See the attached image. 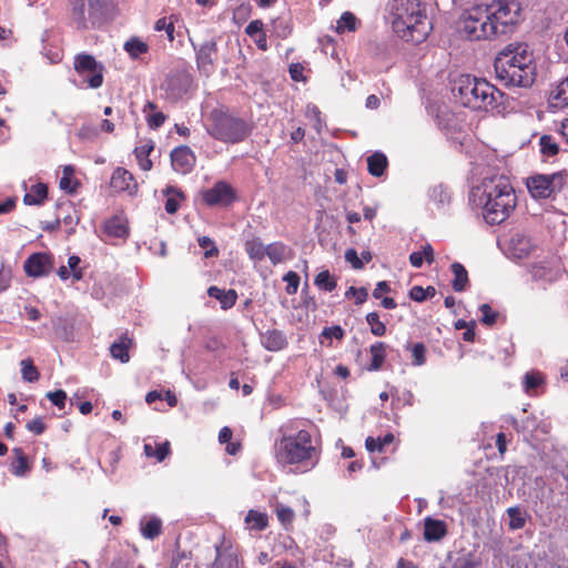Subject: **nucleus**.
<instances>
[{
	"label": "nucleus",
	"instance_id": "obj_17",
	"mask_svg": "<svg viewBox=\"0 0 568 568\" xmlns=\"http://www.w3.org/2000/svg\"><path fill=\"white\" fill-rule=\"evenodd\" d=\"M535 248V244L529 236L523 233H514L508 243V252L513 258H526Z\"/></svg>",
	"mask_w": 568,
	"mask_h": 568
},
{
	"label": "nucleus",
	"instance_id": "obj_12",
	"mask_svg": "<svg viewBox=\"0 0 568 568\" xmlns=\"http://www.w3.org/2000/svg\"><path fill=\"white\" fill-rule=\"evenodd\" d=\"M192 77L186 71H175L168 75L163 84L165 99L170 102L181 100L192 85Z\"/></svg>",
	"mask_w": 568,
	"mask_h": 568
},
{
	"label": "nucleus",
	"instance_id": "obj_63",
	"mask_svg": "<svg viewBox=\"0 0 568 568\" xmlns=\"http://www.w3.org/2000/svg\"><path fill=\"white\" fill-rule=\"evenodd\" d=\"M263 22L258 19L256 20H253L251 21L246 28H245V33L251 37V38H254L256 37L258 33L263 32Z\"/></svg>",
	"mask_w": 568,
	"mask_h": 568
},
{
	"label": "nucleus",
	"instance_id": "obj_46",
	"mask_svg": "<svg viewBox=\"0 0 568 568\" xmlns=\"http://www.w3.org/2000/svg\"><path fill=\"white\" fill-rule=\"evenodd\" d=\"M552 99L557 104L568 105V77L557 85Z\"/></svg>",
	"mask_w": 568,
	"mask_h": 568
},
{
	"label": "nucleus",
	"instance_id": "obj_18",
	"mask_svg": "<svg viewBox=\"0 0 568 568\" xmlns=\"http://www.w3.org/2000/svg\"><path fill=\"white\" fill-rule=\"evenodd\" d=\"M110 185L116 192L126 191L130 194L138 189L133 174L123 168H118L113 171Z\"/></svg>",
	"mask_w": 568,
	"mask_h": 568
},
{
	"label": "nucleus",
	"instance_id": "obj_10",
	"mask_svg": "<svg viewBox=\"0 0 568 568\" xmlns=\"http://www.w3.org/2000/svg\"><path fill=\"white\" fill-rule=\"evenodd\" d=\"M73 67L78 75L82 78L89 88L98 89L103 84L105 68L93 55L89 53L77 54Z\"/></svg>",
	"mask_w": 568,
	"mask_h": 568
},
{
	"label": "nucleus",
	"instance_id": "obj_23",
	"mask_svg": "<svg viewBox=\"0 0 568 568\" xmlns=\"http://www.w3.org/2000/svg\"><path fill=\"white\" fill-rule=\"evenodd\" d=\"M143 113L150 129H159L165 121L166 116L163 112L156 111V105L148 101L143 106Z\"/></svg>",
	"mask_w": 568,
	"mask_h": 568
},
{
	"label": "nucleus",
	"instance_id": "obj_64",
	"mask_svg": "<svg viewBox=\"0 0 568 568\" xmlns=\"http://www.w3.org/2000/svg\"><path fill=\"white\" fill-rule=\"evenodd\" d=\"M98 135L95 128L91 125H82L78 131V136L81 140L91 141Z\"/></svg>",
	"mask_w": 568,
	"mask_h": 568
},
{
	"label": "nucleus",
	"instance_id": "obj_47",
	"mask_svg": "<svg viewBox=\"0 0 568 568\" xmlns=\"http://www.w3.org/2000/svg\"><path fill=\"white\" fill-rule=\"evenodd\" d=\"M507 514L510 518L509 526L511 529H521L525 526L526 519L518 507L508 508Z\"/></svg>",
	"mask_w": 568,
	"mask_h": 568
},
{
	"label": "nucleus",
	"instance_id": "obj_60",
	"mask_svg": "<svg viewBox=\"0 0 568 568\" xmlns=\"http://www.w3.org/2000/svg\"><path fill=\"white\" fill-rule=\"evenodd\" d=\"M345 260L353 266L355 270H361L364 266V262L358 257L356 250L348 248L345 252Z\"/></svg>",
	"mask_w": 568,
	"mask_h": 568
},
{
	"label": "nucleus",
	"instance_id": "obj_55",
	"mask_svg": "<svg viewBox=\"0 0 568 568\" xmlns=\"http://www.w3.org/2000/svg\"><path fill=\"white\" fill-rule=\"evenodd\" d=\"M47 397L50 399V402L57 406L59 409L64 408L65 400H67V394L62 389H58L55 392H49L47 394Z\"/></svg>",
	"mask_w": 568,
	"mask_h": 568
},
{
	"label": "nucleus",
	"instance_id": "obj_38",
	"mask_svg": "<svg viewBox=\"0 0 568 568\" xmlns=\"http://www.w3.org/2000/svg\"><path fill=\"white\" fill-rule=\"evenodd\" d=\"M144 453L148 457H155L158 462H163L170 454V443L159 444L155 449L151 444H144Z\"/></svg>",
	"mask_w": 568,
	"mask_h": 568
},
{
	"label": "nucleus",
	"instance_id": "obj_36",
	"mask_svg": "<svg viewBox=\"0 0 568 568\" xmlns=\"http://www.w3.org/2000/svg\"><path fill=\"white\" fill-rule=\"evenodd\" d=\"M430 201L439 209L450 203V193L444 185H436L429 192Z\"/></svg>",
	"mask_w": 568,
	"mask_h": 568
},
{
	"label": "nucleus",
	"instance_id": "obj_1",
	"mask_svg": "<svg viewBox=\"0 0 568 568\" xmlns=\"http://www.w3.org/2000/svg\"><path fill=\"white\" fill-rule=\"evenodd\" d=\"M521 7L517 0H491L469 8L460 21V32L478 41L507 34L519 22Z\"/></svg>",
	"mask_w": 568,
	"mask_h": 568
},
{
	"label": "nucleus",
	"instance_id": "obj_58",
	"mask_svg": "<svg viewBox=\"0 0 568 568\" xmlns=\"http://www.w3.org/2000/svg\"><path fill=\"white\" fill-rule=\"evenodd\" d=\"M155 30L162 31L164 30L168 34L170 41L174 39V26L172 22H166L165 18H161L155 22Z\"/></svg>",
	"mask_w": 568,
	"mask_h": 568
},
{
	"label": "nucleus",
	"instance_id": "obj_26",
	"mask_svg": "<svg viewBox=\"0 0 568 568\" xmlns=\"http://www.w3.org/2000/svg\"><path fill=\"white\" fill-rule=\"evenodd\" d=\"M450 268L454 274V278L452 281L453 290L455 292L465 291L469 282L466 268L458 262L453 263Z\"/></svg>",
	"mask_w": 568,
	"mask_h": 568
},
{
	"label": "nucleus",
	"instance_id": "obj_21",
	"mask_svg": "<svg viewBox=\"0 0 568 568\" xmlns=\"http://www.w3.org/2000/svg\"><path fill=\"white\" fill-rule=\"evenodd\" d=\"M207 295L217 300L222 310H229L233 307L237 300V293L233 288L225 291L217 286H210L207 288Z\"/></svg>",
	"mask_w": 568,
	"mask_h": 568
},
{
	"label": "nucleus",
	"instance_id": "obj_54",
	"mask_svg": "<svg viewBox=\"0 0 568 568\" xmlns=\"http://www.w3.org/2000/svg\"><path fill=\"white\" fill-rule=\"evenodd\" d=\"M81 263V260L77 255H72L68 258V268L71 272V275L74 281H80L83 277L82 268L79 267V264Z\"/></svg>",
	"mask_w": 568,
	"mask_h": 568
},
{
	"label": "nucleus",
	"instance_id": "obj_53",
	"mask_svg": "<svg viewBox=\"0 0 568 568\" xmlns=\"http://www.w3.org/2000/svg\"><path fill=\"white\" fill-rule=\"evenodd\" d=\"M276 515H277L278 520L284 526L292 524V521L295 517L293 509L287 506H284V505H278L276 507Z\"/></svg>",
	"mask_w": 568,
	"mask_h": 568
},
{
	"label": "nucleus",
	"instance_id": "obj_15",
	"mask_svg": "<svg viewBox=\"0 0 568 568\" xmlns=\"http://www.w3.org/2000/svg\"><path fill=\"white\" fill-rule=\"evenodd\" d=\"M216 557L211 568H239V551L230 541L215 547Z\"/></svg>",
	"mask_w": 568,
	"mask_h": 568
},
{
	"label": "nucleus",
	"instance_id": "obj_4",
	"mask_svg": "<svg viewBox=\"0 0 568 568\" xmlns=\"http://www.w3.org/2000/svg\"><path fill=\"white\" fill-rule=\"evenodd\" d=\"M497 80L508 88H530L537 75L532 51L526 43H510L495 58Z\"/></svg>",
	"mask_w": 568,
	"mask_h": 568
},
{
	"label": "nucleus",
	"instance_id": "obj_28",
	"mask_svg": "<svg viewBox=\"0 0 568 568\" xmlns=\"http://www.w3.org/2000/svg\"><path fill=\"white\" fill-rule=\"evenodd\" d=\"M369 352L372 355V362L368 367L369 371H378L386 357V344L384 342H376L371 345Z\"/></svg>",
	"mask_w": 568,
	"mask_h": 568
},
{
	"label": "nucleus",
	"instance_id": "obj_35",
	"mask_svg": "<svg viewBox=\"0 0 568 568\" xmlns=\"http://www.w3.org/2000/svg\"><path fill=\"white\" fill-rule=\"evenodd\" d=\"M16 455V460L11 464V473L16 476H23L29 471L30 467L22 448L16 447L12 449Z\"/></svg>",
	"mask_w": 568,
	"mask_h": 568
},
{
	"label": "nucleus",
	"instance_id": "obj_9",
	"mask_svg": "<svg viewBox=\"0 0 568 568\" xmlns=\"http://www.w3.org/2000/svg\"><path fill=\"white\" fill-rule=\"evenodd\" d=\"M568 182L566 172L536 174L527 179L526 185L534 199H549L560 192Z\"/></svg>",
	"mask_w": 568,
	"mask_h": 568
},
{
	"label": "nucleus",
	"instance_id": "obj_30",
	"mask_svg": "<svg viewBox=\"0 0 568 568\" xmlns=\"http://www.w3.org/2000/svg\"><path fill=\"white\" fill-rule=\"evenodd\" d=\"M288 252V247L281 242H274L266 246V256L274 265L283 262Z\"/></svg>",
	"mask_w": 568,
	"mask_h": 568
},
{
	"label": "nucleus",
	"instance_id": "obj_2",
	"mask_svg": "<svg viewBox=\"0 0 568 568\" xmlns=\"http://www.w3.org/2000/svg\"><path fill=\"white\" fill-rule=\"evenodd\" d=\"M384 17L394 33L406 42L418 44L433 30L427 4L422 0H388Z\"/></svg>",
	"mask_w": 568,
	"mask_h": 568
},
{
	"label": "nucleus",
	"instance_id": "obj_11",
	"mask_svg": "<svg viewBox=\"0 0 568 568\" xmlns=\"http://www.w3.org/2000/svg\"><path fill=\"white\" fill-rule=\"evenodd\" d=\"M202 201L210 207L221 206L225 207L231 205L236 194L234 189L225 181L216 182L212 187L201 192Z\"/></svg>",
	"mask_w": 568,
	"mask_h": 568
},
{
	"label": "nucleus",
	"instance_id": "obj_5",
	"mask_svg": "<svg viewBox=\"0 0 568 568\" xmlns=\"http://www.w3.org/2000/svg\"><path fill=\"white\" fill-rule=\"evenodd\" d=\"M300 425L297 420H288L280 427L281 438L275 445L276 459L283 465H302L311 469L320 460V449L311 433Z\"/></svg>",
	"mask_w": 568,
	"mask_h": 568
},
{
	"label": "nucleus",
	"instance_id": "obj_62",
	"mask_svg": "<svg viewBox=\"0 0 568 568\" xmlns=\"http://www.w3.org/2000/svg\"><path fill=\"white\" fill-rule=\"evenodd\" d=\"M477 562L471 558L470 555L457 558L452 568H475Z\"/></svg>",
	"mask_w": 568,
	"mask_h": 568
},
{
	"label": "nucleus",
	"instance_id": "obj_33",
	"mask_svg": "<svg viewBox=\"0 0 568 568\" xmlns=\"http://www.w3.org/2000/svg\"><path fill=\"white\" fill-rule=\"evenodd\" d=\"M540 153L544 158H554L559 153V144L552 135L544 134L539 139Z\"/></svg>",
	"mask_w": 568,
	"mask_h": 568
},
{
	"label": "nucleus",
	"instance_id": "obj_43",
	"mask_svg": "<svg viewBox=\"0 0 568 568\" xmlns=\"http://www.w3.org/2000/svg\"><path fill=\"white\" fill-rule=\"evenodd\" d=\"M21 374L26 382L33 383L40 377L38 368L30 358L21 361Z\"/></svg>",
	"mask_w": 568,
	"mask_h": 568
},
{
	"label": "nucleus",
	"instance_id": "obj_34",
	"mask_svg": "<svg viewBox=\"0 0 568 568\" xmlns=\"http://www.w3.org/2000/svg\"><path fill=\"white\" fill-rule=\"evenodd\" d=\"M164 193L168 196V199L165 201V205H164L166 213H169V214L176 213L180 207L179 200L184 197L183 193L174 186H168L165 189Z\"/></svg>",
	"mask_w": 568,
	"mask_h": 568
},
{
	"label": "nucleus",
	"instance_id": "obj_22",
	"mask_svg": "<svg viewBox=\"0 0 568 568\" xmlns=\"http://www.w3.org/2000/svg\"><path fill=\"white\" fill-rule=\"evenodd\" d=\"M131 345L132 339L126 334H122L118 341L111 344V356L114 359H119L121 363H128L130 361L129 348Z\"/></svg>",
	"mask_w": 568,
	"mask_h": 568
},
{
	"label": "nucleus",
	"instance_id": "obj_52",
	"mask_svg": "<svg viewBox=\"0 0 568 568\" xmlns=\"http://www.w3.org/2000/svg\"><path fill=\"white\" fill-rule=\"evenodd\" d=\"M283 281H285L287 283L286 293L288 295H293L297 292V288L300 285V276L297 273H295L293 271L287 272L284 275Z\"/></svg>",
	"mask_w": 568,
	"mask_h": 568
},
{
	"label": "nucleus",
	"instance_id": "obj_44",
	"mask_svg": "<svg viewBox=\"0 0 568 568\" xmlns=\"http://www.w3.org/2000/svg\"><path fill=\"white\" fill-rule=\"evenodd\" d=\"M105 232L111 236L120 239L128 234V229L120 219L114 217L106 222Z\"/></svg>",
	"mask_w": 568,
	"mask_h": 568
},
{
	"label": "nucleus",
	"instance_id": "obj_37",
	"mask_svg": "<svg viewBox=\"0 0 568 568\" xmlns=\"http://www.w3.org/2000/svg\"><path fill=\"white\" fill-rule=\"evenodd\" d=\"M314 284L322 291L325 292H333L336 286L337 282L334 276L331 275L329 271L324 270L320 272L314 280Z\"/></svg>",
	"mask_w": 568,
	"mask_h": 568
},
{
	"label": "nucleus",
	"instance_id": "obj_61",
	"mask_svg": "<svg viewBox=\"0 0 568 568\" xmlns=\"http://www.w3.org/2000/svg\"><path fill=\"white\" fill-rule=\"evenodd\" d=\"M322 336L326 338L342 339L344 337V329L339 325L325 327L322 332Z\"/></svg>",
	"mask_w": 568,
	"mask_h": 568
},
{
	"label": "nucleus",
	"instance_id": "obj_48",
	"mask_svg": "<svg viewBox=\"0 0 568 568\" xmlns=\"http://www.w3.org/2000/svg\"><path fill=\"white\" fill-rule=\"evenodd\" d=\"M481 312V323L487 326H493L499 316L498 312L493 311V308L488 304H483L479 307Z\"/></svg>",
	"mask_w": 568,
	"mask_h": 568
},
{
	"label": "nucleus",
	"instance_id": "obj_50",
	"mask_svg": "<svg viewBox=\"0 0 568 568\" xmlns=\"http://www.w3.org/2000/svg\"><path fill=\"white\" fill-rule=\"evenodd\" d=\"M352 296L355 297L356 305H362L367 301L368 292L365 287L356 288L355 286H349L345 292V297L349 298Z\"/></svg>",
	"mask_w": 568,
	"mask_h": 568
},
{
	"label": "nucleus",
	"instance_id": "obj_20",
	"mask_svg": "<svg viewBox=\"0 0 568 568\" xmlns=\"http://www.w3.org/2000/svg\"><path fill=\"white\" fill-rule=\"evenodd\" d=\"M447 534L445 521L427 517L424 524V538L427 541H438Z\"/></svg>",
	"mask_w": 568,
	"mask_h": 568
},
{
	"label": "nucleus",
	"instance_id": "obj_16",
	"mask_svg": "<svg viewBox=\"0 0 568 568\" xmlns=\"http://www.w3.org/2000/svg\"><path fill=\"white\" fill-rule=\"evenodd\" d=\"M171 164L175 172L186 174L195 164V155L189 146H178L171 152Z\"/></svg>",
	"mask_w": 568,
	"mask_h": 568
},
{
	"label": "nucleus",
	"instance_id": "obj_25",
	"mask_svg": "<svg viewBox=\"0 0 568 568\" xmlns=\"http://www.w3.org/2000/svg\"><path fill=\"white\" fill-rule=\"evenodd\" d=\"M48 196V187L43 183L32 185L30 192L23 196V202L27 205H41Z\"/></svg>",
	"mask_w": 568,
	"mask_h": 568
},
{
	"label": "nucleus",
	"instance_id": "obj_27",
	"mask_svg": "<svg viewBox=\"0 0 568 568\" xmlns=\"http://www.w3.org/2000/svg\"><path fill=\"white\" fill-rule=\"evenodd\" d=\"M267 516L254 509H250L245 517L246 528L250 530L262 531L267 527Z\"/></svg>",
	"mask_w": 568,
	"mask_h": 568
},
{
	"label": "nucleus",
	"instance_id": "obj_39",
	"mask_svg": "<svg viewBox=\"0 0 568 568\" xmlns=\"http://www.w3.org/2000/svg\"><path fill=\"white\" fill-rule=\"evenodd\" d=\"M148 44L138 38H132L124 43V50L133 59H136L141 54L148 52Z\"/></svg>",
	"mask_w": 568,
	"mask_h": 568
},
{
	"label": "nucleus",
	"instance_id": "obj_6",
	"mask_svg": "<svg viewBox=\"0 0 568 568\" xmlns=\"http://www.w3.org/2000/svg\"><path fill=\"white\" fill-rule=\"evenodd\" d=\"M452 92L466 108L496 113L504 110V93L485 79L462 74L455 80Z\"/></svg>",
	"mask_w": 568,
	"mask_h": 568
},
{
	"label": "nucleus",
	"instance_id": "obj_13",
	"mask_svg": "<svg viewBox=\"0 0 568 568\" xmlns=\"http://www.w3.org/2000/svg\"><path fill=\"white\" fill-rule=\"evenodd\" d=\"M23 268L29 276H45L53 268V256L43 252L33 253L24 261Z\"/></svg>",
	"mask_w": 568,
	"mask_h": 568
},
{
	"label": "nucleus",
	"instance_id": "obj_42",
	"mask_svg": "<svg viewBox=\"0 0 568 568\" xmlns=\"http://www.w3.org/2000/svg\"><path fill=\"white\" fill-rule=\"evenodd\" d=\"M436 295V290L434 286H427L426 288L422 286H413L409 291V297L415 302H424L427 298H432Z\"/></svg>",
	"mask_w": 568,
	"mask_h": 568
},
{
	"label": "nucleus",
	"instance_id": "obj_14",
	"mask_svg": "<svg viewBox=\"0 0 568 568\" xmlns=\"http://www.w3.org/2000/svg\"><path fill=\"white\" fill-rule=\"evenodd\" d=\"M194 49L196 51L197 69L202 74L209 77L214 70V60L217 52L216 42L207 40L199 48L194 47Z\"/></svg>",
	"mask_w": 568,
	"mask_h": 568
},
{
	"label": "nucleus",
	"instance_id": "obj_57",
	"mask_svg": "<svg viewBox=\"0 0 568 568\" xmlns=\"http://www.w3.org/2000/svg\"><path fill=\"white\" fill-rule=\"evenodd\" d=\"M172 568H197L192 558L185 554L179 555L174 560Z\"/></svg>",
	"mask_w": 568,
	"mask_h": 568
},
{
	"label": "nucleus",
	"instance_id": "obj_45",
	"mask_svg": "<svg viewBox=\"0 0 568 568\" xmlns=\"http://www.w3.org/2000/svg\"><path fill=\"white\" fill-rule=\"evenodd\" d=\"M73 169L72 166H65L63 170V176L60 179L59 185L60 189L67 191L68 193H73L77 187V182L72 180Z\"/></svg>",
	"mask_w": 568,
	"mask_h": 568
},
{
	"label": "nucleus",
	"instance_id": "obj_19",
	"mask_svg": "<svg viewBox=\"0 0 568 568\" xmlns=\"http://www.w3.org/2000/svg\"><path fill=\"white\" fill-rule=\"evenodd\" d=\"M261 344L270 352H278L287 346V338L282 331L268 329L261 334Z\"/></svg>",
	"mask_w": 568,
	"mask_h": 568
},
{
	"label": "nucleus",
	"instance_id": "obj_24",
	"mask_svg": "<svg viewBox=\"0 0 568 568\" xmlns=\"http://www.w3.org/2000/svg\"><path fill=\"white\" fill-rule=\"evenodd\" d=\"M387 165V158L382 152H375L367 158V169L373 176H382Z\"/></svg>",
	"mask_w": 568,
	"mask_h": 568
},
{
	"label": "nucleus",
	"instance_id": "obj_8",
	"mask_svg": "<svg viewBox=\"0 0 568 568\" xmlns=\"http://www.w3.org/2000/svg\"><path fill=\"white\" fill-rule=\"evenodd\" d=\"M70 19L78 30L99 28L108 19L110 0H68Z\"/></svg>",
	"mask_w": 568,
	"mask_h": 568
},
{
	"label": "nucleus",
	"instance_id": "obj_41",
	"mask_svg": "<svg viewBox=\"0 0 568 568\" xmlns=\"http://www.w3.org/2000/svg\"><path fill=\"white\" fill-rule=\"evenodd\" d=\"M366 322L371 327V333L375 336H384L386 334V325L379 320L377 312H371L366 315Z\"/></svg>",
	"mask_w": 568,
	"mask_h": 568
},
{
	"label": "nucleus",
	"instance_id": "obj_7",
	"mask_svg": "<svg viewBox=\"0 0 568 568\" xmlns=\"http://www.w3.org/2000/svg\"><path fill=\"white\" fill-rule=\"evenodd\" d=\"M252 131L250 123L223 110H213L210 114L207 132L214 139L224 143H239L245 140Z\"/></svg>",
	"mask_w": 568,
	"mask_h": 568
},
{
	"label": "nucleus",
	"instance_id": "obj_3",
	"mask_svg": "<svg viewBox=\"0 0 568 568\" xmlns=\"http://www.w3.org/2000/svg\"><path fill=\"white\" fill-rule=\"evenodd\" d=\"M469 199L476 206L481 207L483 217L490 225L504 222L517 202L515 190L505 175L485 178L471 190Z\"/></svg>",
	"mask_w": 568,
	"mask_h": 568
},
{
	"label": "nucleus",
	"instance_id": "obj_59",
	"mask_svg": "<svg viewBox=\"0 0 568 568\" xmlns=\"http://www.w3.org/2000/svg\"><path fill=\"white\" fill-rule=\"evenodd\" d=\"M27 429L36 435H41L45 430V425L42 417H36L28 422L26 425Z\"/></svg>",
	"mask_w": 568,
	"mask_h": 568
},
{
	"label": "nucleus",
	"instance_id": "obj_49",
	"mask_svg": "<svg viewBox=\"0 0 568 568\" xmlns=\"http://www.w3.org/2000/svg\"><path fill=\"white\" fill-rule=\"evenodd\" d=\"M413 365L422 366L426 362V347L423 343H416L412 346Z\"/></svg>",
	"mask_w": 568,
	"mask_h": 568
},
{
	"label": "nucleus",
	"instance_id": "obj_32",
	"mask_svg": "<svg viewBox=\"0 0 568 568\" xmlns=\"http://www.w3.org/2000/svg\"><path fill=\"white\" fill-rule=\"evenodd\" d=\"M245 251L251 260L262 261L266 256V246L261 239L254 237L245 242Z\"/></svg>",
	"mask_w": 568,
	"mask_h": 568
},
{
	"label": "nucleus",
	"instance_id": "obj_29",
	"mask_svg": "<svg viewBox=\"0 0 568 568\" xmlns=\"http://www.w3.org/2000/svg\"><path fill=\"white\" fill-rule=\"evenodd\" d=\"M424 260L428 263V264H432L433 261H434V250L430 244H425L423 247H422V251H416V252H413L410 255H409V262L410 264L416 267V268H419L422 267L423 263H424Z\"/></svg>",
	"mask_w": 568,
	"mask_h": 568
},
{
	"label": "nucleus",
	"instance_id": "obj_40",
	"mask_svg": "<svg viewBox=\"0 0 568 568\" xmlns=\"http://www.w3.org/2000/svg\"><path fill=\"white\" fill-rule=\"evenodd\" d=\"M357 27V18L349 11L344 12L337 21L336 31L343 33L345 31H355Z\"/></svg>",
	"mask_w": 568,
	"mask_h": 568
},
{
	"label": "nucleus",
	"instance_id": "obj_31",
	"mask_svg": "<svg viewBox=\"0 0 568 568\" xmlns=\"http://www.w3.org/2000/svg\"><path fill=\"white\" fill-rule=\"evenodd\" d=\"M162 530V521L158 517H151L141 521V534L146 539L156 538Z\"/></svg>",
	"mask_w": 568,
	"mask_h": 568
},
{
	"label": "nucleus",
	"instance_id": "obj_56",
	"mask_svg": "<svg viewBox=\"0 0 568 568\" xmlns=\"http://www.w3.org/2000/svg\"><path fill=\"white\" fill-rule=\"evenodd\" d=\"M199 245L202 248H209L205 252V257H212L216 256L219 253V250L214 245V242L209 236H202L199 239Z\"/></svg>",
	"mask_w": 568,
	"mask_h": 568
},
{
	"label": "nucleus",
	"instance_id": "obj_51",
	"mask_svg": "<svg viewBox=\"0 0 568 568\" xmlns=\"http://www.w3.org/2000/svg\"><path fill=\"white\" fill-rule=\"evenodd\" d=\"M541 383L542 378L539 373L528 372L524 376V387L526 392L537 388Z\"/></svg>",
	"mask_w": 568,
	"mask_h": 568
}]
</instances>
